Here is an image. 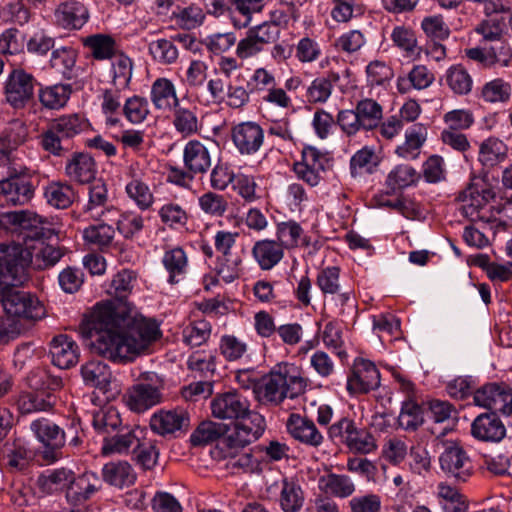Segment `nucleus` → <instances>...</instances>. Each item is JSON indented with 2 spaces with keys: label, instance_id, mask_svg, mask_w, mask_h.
Wrapping results in <instances>:
<instances>
[{
  "label": "nucleus",
  "instance_id": "obj_27",
  "mask_svg": "<svg viewBox=\"0 0 512 512\" xmlns=\"http://www.w3.org/2000/svg\"><path fill=\"white\" fill-rule=\"evenodd\" d=\"M252 257L261 270L269 271L278 265L284 257L281 244L272 239H261L254 243Z\"/></svg>",
  "mask_w": 512,
  "mask_h": 512
},
{
  "label": "nucleus",
  "instance_id": "obj_46",
  "mask_svg": "<svg viewBox=\"0 0 512 512\" xmlns=\"http://www.w3.org/2000/svg\"><path fill=\"white\" fill-rule=\"evenodd\" d=\"M44 197L52 207L66 209L73 203L75 194L67 183L50 182L44 188Z\"/></svg>",
  "mask_w": 512,
  "mask_h": 512
},
{
  "label": "nucleus",
  "instance_id": "obj_33",
  "mask_svg": "<svg viewBox=\"0 0 512 512\" xmlns=\"http://www.w3.org/2000/svg\"><path fill=\"white\" fill-rule=\"evenodd\" d=\"M66 174L80 184H90L96 178V162L90 154H75L66 165Z\"/></svg>",
  "mask_w": 512,
  "mask_h": 512
},
{
  "label": "nucleus",
  "instance_id": "obj_58",
  "mask_svg": "<svg viewBox=\"0 0 512 512\" xmlns=\"http://www.w3.org/2000/svg\"><path fill=\"white\" fill-rule=\"evenodd\" d=\"M77 53L71 47L55 49L51 54L50 64L63 77L70 79L72 70L76 64Z\"/></svg>",
  "mask_w": 512,
  "mask_h": 512
},
{
  "label": "nucleus",
  "instance_id": "obj_53",
  "mask_svg": "<svg viewBox=\"0 0 512 512\" xmlns=\"http://www.w3.org/2000/svg\"><path fill=\"white\" fill-rule=\"evenodd\" d=\"M171 18L179 27L191 30L204 23L205 13L199 5L192 4L183 8L178 7L172 12Z\"/></svg>",
  "mask_w": 512,
  "mask_h": 512
},
{
  "label": "nucleus",
  "instance_id": "obj_45",
  "mask_svg": "<svg viewBox=\"0 0 512 512\" xmlns=\"http://www.w3.org/2000/svg\"><path fill=\"white\" fill-rule=\"evenodd\" d=\"M512 95L510 82L503 78H494L486 82L480 90V98L490 104L507 103Z\"/></svg>",
  "mask_w": 512,
  "mask_h": 512
},
{
  "label": "nucleus",
  "instance_id": "obj_18",
  "mask_svg": "<svg viewBox=\"0 0 512 512\" xmlns=\"http://www.w3.org/2000/svg\"><path fill=\"white\" fill-rule=\"evenodd\" d=\"M210 406L215 418L233 422L250 411L249 401L234 391L217 395Z\"/></svg>",
  "mask_w": 512,
  "mask_h": 512
},
{
  "label": "nucleus",
  "instance_id": "obj_37",
  "mask_svg": "<svg viewBox=\"0 0 512 512\" xmlns=\"http://www.w3.org/2000/svg\"><path fill=\"white\" fill-rule=\"evenodd\" d=\"M507 145L496 137H489L479 144L478 161L485 169H491L507 156Z\"/></svg>",
  "mask_w": 512,
  "mask_h": 512
},
{
  "label": "nucleus",
  "instance_id": "obj_31",
  "mask_svg": "<svg viewBox=\"0 0 512 512\" xmlns=\"http://www.w3.org/2000/svg\"><path fill=\"white\" fill-rule=\"evenodd\" d=\"M276 241L283 249L308 246L310 243L304 229L295 220L282 221L276 225Z\"/></svg>",
  "mask_w": 512,
  "mask_h": 512
},
{
  "label": "nucleus",
  "instance_id": "obj_22",
  "mask_svg": "<svg viewBox=\"0 0 512 512\" xmlns=\"http://www.w3.org/2000/svg\"><path fill=\"white\" fill-rule=\"evenodd\" d=\"M56 403L53 393L45 389L22 391L16 400L21 414H32L50 411Z\"/></svg>",
  "mask_w": 512,
  "mask_h": 512
},
{
  "label": "nucleus",
  "instance_id": "obj_42",
  "mask_svg": "<svg viewBox=\"0 0 512 512\" xmlns=\"http://www.w3.org/2000/svg\"><path fill=\"white\" fill-rule=\"evenodd\" d=\"M437 498L443 512H468L466 500L454 486L440 482L437 485Z\"/></svg>",
  "mask_w": 512,
  "mask_h": 512
},
{
  "label": "nucleus",
  "instance_id": "obj_54",
  "mask_svg": "<svg viewBox=\"0 0 512 512\" xmlns=\"http://www.w3.org/2000/svg\"><path fill=\"white\" fill-rule=\"evenodd\" d=\"M355 109L363 124V130H372L378 127L383 116L382 106L375 100L365 98L360 100Z\"/></svg>",
  "mask_w": 512,
  "mask_h": 512
},
{
  "label": "nucleus",
  "instance_id": "obj_1",
  "mask_svg": "<svg viewBox=\"0 0 512 512\" xmlns=\"http://www.w3.org/2000/svg\"><path fill=\"white\" fill-rule=\"evenodd\" d=\"M134 280L133 271L118 272L106 288L115 299L98 304V354L113 361L134 360L160 336L154 321L133 312L122 301Z\"/></svg>",
  "mask_w": 512,
  "mask_h": 512
},
{
  "label": "nucleus",
  "instance_id": "obj_41",
  "mask_svg": "<svg viewBox=\"0 0 512 512\" xmlns=\"http://www.w3.org/2000/svg\"><path fill=\"white\" fill-rule=\"evenodd\" d=\"M95 475L92 472H85L77 478L73 477L66 490V498L72 505H81L88 500L95 492Z\"/></svg>",
  "mask_w": 512,
  "mask_h": 512
},
{
  "label": "nucleus",
  "instance_id": "obj_56",
  "mask_svg": "<svg viewBox=\"0 0 512 512\" xmlns=\"http://www.w3.org/2000/svg\"><path fill=\"white\" fill-rule=\"evenodd\" d=\"M51 125L60 134V137L69 139L86 130L89 123L78 114H70L55 119Z\"/></svg>",
  "mask_w": 512,
  "mask_h": 512
},
{
  "label": "nucleus",
  "instance_id": "obj_35",
  "mask_svg": "<svg viewBox=\"0 0 512 512\" xmlns=\"http://www.w3.org/2000/svg\"><path fill=\"white\" fill-rule=\"evenodd\" d=\"M435 80L434 73L425 65H415L407 76H399L396 86L400 94H406L412 89L424 90L430 87Z\"/></svg>",
  "mask_w": 512,
  "mask_h": 512
},
{
  "label": "nucleus",
  "instance_id": "obj_19",
  "mask_svg": "<svg viewBox=\"0 0 512 512\" xmlns=\"http://www.w3.org/2000/svg\"><path fill=\"white\" fill-rule=\"evenodd\" d=\"M126 88L103 85L101 91V113L104 117V125L107 129L119 127L122 124V96Z\"/></svg>",
  "mask_w": 512,
  "mask_h": 512
},
{
  "label": "nucleus",
  "instance_id": "obj_26",
  "mask_svg": "<svg viewBox=\"0 0 512 512\" xmlns=\"http://www.w3.org/2000/svg\"><path fill=\"white\" fill-rule=\"evenodd\" d=\"M427 128L416 123L405 131L404 142L396 146L394 153L404 160H416L427 140Z\"/></svg>",
  "mask_w": 512,
  "mask_h": 512
},
{
  "label": "nucleus",
  "instance_id": "obj_29",
  "mask_svg": "<svg viewBox=\"0 0 512 512\" xmlns=\"http://www.w3.org/2000/svg\"><path fill=\"white\" fill-rule=\"evenodd\" d=\"M55 17L58 24L65 29H80L87 22L89 13L82 3L68 1L57 7Z\"/></svg>",
  "mask_w": 512,
  "mask_h": 512
},
{
  "label": "nucleus",
  "instance_id": "obj_6",
  "mask_svg": "<svg viewBox=\"0 0 512 512\" xmlns=\"http://www.w3.org/2000/svg\"><path fill=\"white\" fill-rule=\"evenodd\" d=\"M331 167V160L326 153L314 146H305L299 160L293 163L292 171L298 180L310 187L318 186L324 174Z\"/></svg>",
  "mask_w": 512,
  "mask_h": 512
},
{
  "label": "nucleus",
  "instance_id": "obj_30",
  "mask_svg": "<svg viewBox=\"0 0 512 512\" xmlns=\"http://www.w3.org/2000/svg\"><path fill=\"white\" fill-rule=\"evenodd\" d=\"M305 502V492L294 477H285L281 481L279 505L283 512H299Z\"/></svg>",
  "mask_w": 512,
  "mask_h": 512
},
{
  "label": "nucleus",
  "instance_id": "obj_2",
  "mask_svg": "<svg viewBox=\"0 0 512 512\" xmlns=\"http://www.w3.org/2000/svg\"><path fill=\"white\" fill-rule=\"evenodd\" d=\"M31 255L20 246L0 243V302L11 320H39L45 315L43 304L29 292L16 288L27 280Z\"/></svg>",
  "mask_w": 512,
  "mask_h": 512
},
{
  "label": "nucleus",
  "instance_id": "obj_49",
  "mask_svg": "<svg viewBox=\"0 0 512 512\" xmlns=\"http://www.w3.org/2000/svg\"><path fill=\"white\" fill-rule=\"evenodd\" d=\"M319 483L323 485L326 493L341 499L350 497L356 490L352 479L343 474H328L326 477H322Z\"/></svg>",
  "mask_w": 512,
  "mask_h": 512
},
{
  "label": "nucleus",
  "instance_id": "obj_34",
  "mask_svg": "<svg viewBox=\"0 0 512 512\" xmlns=\"http://www.w3.org/2000/svg\"><path fill=\"white\" fill-rule=\"evenodd\" d=\"M340 80V74L329 71L327 74L316 77L306 89V99L310 104L326 103L333 92L334 84Z\"/></svg>",
  "mask_w": 512,
  "mask_h": 512
},
{
  "label": "nucleus",
  "instance_id": "obj_43",
  "mask_svg": "<svg viewBox=\"0 0 512 512\" xmlns=\"http://www.w3.org/2000/svg\"><path fill=\"white\" fill-rule=\"evenodd\" d=\"M73 472L66 468L47 470L38 477L40 489L48 494L67 489L73 480Z\"/></svg>",
  "mask_w": 512,
  "mask_h": 512
},
{
  "label": "nucleus",
  "instance_id": "obj_60",
  "mask_svg": "<svg viewBox=\"0 0 512 512\" xmlns=\"http://www.w3.org/2000/svg\"><path fill=\"white\" fill-rule=\"evenodd\" d=\"M242 259L239 256L228 255L217 258L215 272L225 283H231L241 274Z\"/></svg>",
  "mask_w": 512,
  "mask_h": 512
},
{
  "label": "nucleus",
  "instance_id": "obj_14",
  "mask_svg": "<svg viewBox=\"0 0 512 512\" xmlns=\"http://www.w3.org/2000/svg\"><path fill=\"white\" fill-rule=\"evenodd\" d=\"M316 285L324 297L330 296L341 309L350 301L352 290L342 286L340 268L327 266L320 269L316 276Z\"/></svg>",
  "mask_w": 512,
  "mask_h": 512
},
{
  "label": "nucleus",
  "instance_id": "obj_47",
  "mask_svg": "<svg viewBox=\"0 0 512 512\" xmlns=\"http://www.w3.org/2000/svg\"><path fill=\"white\" fill-rule=\"evenodd\" d=\"M118 217L119 210L114 205L98 211V246H106L112 242Z\"/></svg>",
  "mask_w": 512,
  "mask_h": 512
},
{
  "label": "nucleus",
  "instance_id": "obj_62",
  "mask_svg": "<svg viewBox=\"0 0 512 512\" xmlns=\"http://www.w3.org/2000/svg\"><path fill=\"white\" fill-rule=\"evenodd\" d=\"M27 458L28 450L20 442L6 443L0 450V461L14 469H22Z\"/></svg>",
  "mask_w": 512,
  "mask_h": 512
},
{
  "label": "nucleus",
  "instance_id": "obj_13",
  "mask_svg": "<svg viewBox=\"0 0 512 512\" xmlns=\"http://www.w3.org/2000/svg\"><path fill=\"white\" fill-rule=\"evenodd\" d=\"M441 469L449 476L466 481L472 473V463L463 447L449 442L439 458Z\"/></svg>",
  "mask_w": 512,
  "mask_h": 512
},
{
  "label": "nucleus",
  "instance_id": "obj_59",
  "mask_svg": "<svg viewBox=\"0 0 512 512\" xmlns=\"http://www.w3.org/2000/svg\"><path fill=\"white\" fill-rule=\"evenodd\" d=\"M421 29L431 41H444L450 36V27L442 15H428L421 21Z\"/></svg>",
  "mask_w": 512,
  "mask_h": 512
},
{
  "label": "nucleus",
  "instance_id": "obj_50",
  "mask_svg": "<svg viewBox=\"0 0 512 512\" xmlns=\"http://www.w3.org/2000/svg\"><path fill=\"white\" fill-rule=\"evenodd\" d=\"M247 342L234 334H224L219 341V352L226 361L241 360L248 352Z\"/></svg>",
  "mask_w": 512,
  "mask_h": 512
},
{
  "label": "nucleus",
  "instance_id": "obj_44",
  "mask_svg": "<svg viewBox=\"0 0 512 512\" xmlns=\"http://www.w3.org/2000/svg\"><path fill=\"white\" fill-rule=\"evenodd\" d=\"M162 264L169 274L168 282L177 283L178 276H183L187 272L188 257L181 247H174L165 251L162 257Z\"/></svg>",
  "mask_w": 512,
  "mask_h": 512
},
{
  "label": "nucleus",
  "instance_id": "obj_11",
  "mask_svg": "<svg viewBox=\"0 0 512 512\" xmlns=\"http://www.w3.org/2000/svg\"><path fill=\"white\" fill-rule=\"evenodd\" d=\"M36 80L22 69L13 70L5 84L7 102L14 108H23L34 95Z\"/></svg>",
  "mask_w": 512,
  "mask_h": 512
},
{
  "label": "nucleus",
  "instance_id": "obj_48",
  "mask_svg": "<svg viewBox=\"0 0 512 512\" xmlns=\"http://www.w3.org/2000/svg\"><path fill=\"white\" fill-rule=\"evenodd\" d=\"M72 90L69 84H55L39 90V100L48 109H60L66 105Z\"/></svg>",
  "mask_w": 512,
  "mask_h": 512
},
{
  "label": "nucleus",
  "instance_id": "obj_38",
  "mask_svg": "<svg viewBox=\"0 0 512 512\" xmlns=\"http://www.w3.org/2000/svg\"><path fill=\"white\" fill-rule=\"evenodd\" d=\"M102 477L106 483L119 488L133 485L136 480L132 466L121 460L105 464L102 468Z\"/></svg>",
  "mask_w": 512,
  "mask_h": 512
},
{
  "label": "nucleus",
  "instance_id": "obj_12",
  "mask_svg": "<svg viewBox=\"0 0 512 512\" xmlns=\"http://www.w3.org/2000/svg\"><path fill=\"white\" fill-rule=\"evenodd\" d=\"M232 142L242 156L256 154L264 143V130L256 122H241L231 129Z\"/></svg>",
  "mask_w": 512,
  "mask_h": 512
},
{
  "label": "nucleus",
  "instance_id": "obj_51",
  "mask_svg": "<svg viewBox=\"0 0 512 512\" xmlns=\"http://www.w3.org/2000/svg\"><path fill=\"white\" fill-rule=\"evenodd\" d=\"M378 160L371 148L358 150L350 159V172L353 177H359L375 172Z\"/></svg>",
  "mask_w": 512,
  "mask_h": 512
},
{
  "label": "nucleus",
  "instance_id": "obj_17",
  "mask_svg": "<svg viewBox=\"0 0 512 512\" xmlns=\"http://www.w3.org/2000/svg\"><path fill=\"white\" fill-rule=\"evenodd\" d=\"M143 430L129 427H120L114 434H107L103 437L101 455L110 457L114 455H127L139 445V436Z\"/></svg>",
  "mask_w": 512,
  "mask_h": 512
},
{
  "label": "nucleus",
  "instance_id": "obj_25",
  "mask_svg": "<svg viewBox=\"0 0 512 512\" xmlns=\"http://www.w3.org/2000/svg\"><path fill=\"white\" fill-rule=\"evenodd\" d=\"M150 426L160 435L171 434L189 426V414L182 408L160 411L151 417Z\"/></svg>",
  "mask_w": 512,
  "mask_h": 512
},
{
  "label": "nucleus",
  "instance_id": "obj_61",
  "mask_svg": "<svg viewBox=\"0 0 512 512\" xmlns=\"http://www.w3.org/2000/svg\"><path fill=\"white\" fill-rule=\"evenodd\" d=\"M211 334V324L206 320L195 321L183 329V341L190 347L205 343Z\"/></svg>",
  "mask_w": 512,
  "mask_h": 512
},
{
  "label": "nucleus",
  "instance_id": "obj_24",
  "mask_svg": "<svg viewBox=\"0 0 512 512\" xmlns=\"http://www.w3.org/2000/svg\"><path fill=\"white\" fill-rule=\"evenodd\" d=\"M162 400L160 390L147 383L133 385L127 393V406L130 410L142 413L159 404Z\"/></svg>",
  "mask_w": 512,
  "mask_h": 512
},
{
  "label": "nucleus",
  "instance_id": "obj_10",
  "mask_svg": "<svg viewBox=\"0 0 512 512\" xmlns=\"http://www.w3.org/2000/svg\"><path fill=\"white\" fill-rule=\"evenodd\" d=\"M133 60L126 54L98 63V82L102 85L128 88L133 76Z\"/></svg>",
  "mask_w": 512,
  "mask_h": 512
},
{
  "label": "nucleus",
  "instance_id": "obj_57",
  "mask_svg": "<svg viewBox=\"0 0 512 512\" xmlns=\"http://www.w3.org/2000/svg\"><path fill=\"white\" fill-rule=\"evenodd\" d=\"M149 113V103L144 97L133 95L124 101L122 115L131 124H141L146 120Z\"/></svg>",
  "mask_w": 512,
  "mask_h": 512
},
{
  "label": "nucleus",
  "instance_id": "obj_16",
  "mask_svg": "<svg viewBox=\"0 0 512 512\" xmlns=\"http://www.w3.org/2000/svg\"><path fill=\"white\" fill-rule=\"evenodd\" d=\"M380 385V373L369 360L359 359L354 363L352 374L347 379L350 394L367 393Z\"/></svg>",
  "mask_w": 512,
  "mask_h": 512
},
{
  "label": "nucleus",
  "instance_id": "obj_20",
  "mask_svg": "<svg viewBox=\"0 0 512 512\" xmlns=\"http://www.w3.org/2000/svg\"><path fill=\"white\" fill-rule=\"evenodd\" d=\"M506 434L502 421L494 413L478 415L471 424V435L484 442H499Z\"/></svg>",
  "mask_w": 512,
  "mask_h": 512
},
{
  "label": "nucleus",
  "instance_id": "obj_64",
  "mask_svg": "<svg viewBox=\"0 0 512 512\" xmlns=\"http://www.w3.org/2000/svg\"><path fill=\"white\" fill-rule=\"evenodd\" d=\"M348 508L349 512H381L382 500L375 493L357 495L349 500Z\"/></svg>",
  "mask_w": 512,
  "mask_h": 512
},
{
  "label": "nucleus",
  "instance_id": "obj_63",
  "mask_svg": "<svg viewBox=\"0 0 512 512\" xmlns=\"http://www.w3.org/2000/svg\"><path fill=\"white\" fill-rule=\"evenodd\" d=\"M126 193L136 205L142 209H148L153 203V194L149 186L139 178H133L126 185Z\"/></svg>",
  "mask_w": 512,
  "mask_h": 512
},
{
  "label": "nucleus",
  "instance_id": "obj_28",
  "mask_svg": "<svg viewBox=\"0 0 512 512\" xmlns=\"http://www.w3.org/2000/svg\"><path fill=\"white\" fill-rule=\"evenodd\" d=\"M185 168L191 174L205 173L211 166V155L208 148L197 140L189 141L183 150Z\"/></svg>",
  "mask_w": 512,
  "mask_h": 512
},
{
  "label": "nucleus",
  "instance_id": "obj_36",
  "mask_svg": "<svg viewBox=\"0 0 512 512\" xmlns=\"http://www.w3.org/2000/svg\"><path fill=\"white\" fill-rule=\"evenodd\" d=\"M28 137V128L20 119L8 123L0 136V154L10 159L11 153L24 144Z\"/></svg>",
  "mask_w": 512,
  "mask_h": 512
},
{
  "label": "nucleus",
  "instance_id": "obj_21",
  "mask_svg": "<svg viewBox=\"0 0 512 512\" xmlns=\"http://www.w3.org/2000/svg\"><path fill=\"white\" fill-rule=\"evenodd\" d=\"M52 363L60 369H69L79 360L78 345L69 336L60 334L55 336L50 345Z\"/></svg>",
  "mask_w": 512,
  "mask_h": 512
},
{
  "label": "nucleus",
  "instance_id": "obj_23",
  "mask_svg": "<svg viewBox=\"0 0 512 512\" xmlns=\"http://www.w3.org/2000/svg\"><path fill=\"white\" fill-rule=\"evenodd\" d=\"M150 101L156 110L170 112L180 103L177 89L172 80L159 77L150 88Z\"/></svg>",
  "mask_w": 512,
  "mask_h": 512
},
{
  "label": "nucleus",
  "instance_id": "obj_40",
  "mask_svg": "<svg viewBox=\"0 0 512 512\" xmlns=\"http://www.w3.org/2000/svg\"><path fill=\"white\" fill-rule=\"evenodd\" d=\"M420 173L409 164L394 166L385 179V185L392 192L414 186L420 180Z\"/></svg>",
  "mask_w": 512,
  "mask_h": 512
},
{
  "label": "nucleus",
  "instance_id": "obj_4",
  "mask_svg": "<svg viewBox=\"0 0 512 512\" xmlns=\"http://www.w3.org/2000/svg\"><path fill=\"white\" fill-rule=\"evenodd\" d=\"M306 387L307 381L296 366L280 363L256 382L253 390L260 402L279 405L286 398L294 399L303 394Z\"/></svg>",
  "mask_w": 512,
  "mask_h": 512
},
{
  "label": "nucleus",
  "instance_id": "obj_8",
  "mask_svg": "<svg viewBox=\"0 0 512 512\" xmlns=\"http://www.w3.org/2000/svg\"><path fill=\"white\" fill-rule=\"evenodd\" d=\"M475 405L491 410L492 413L512 414V389L505 383H488L473 394Z\"/></svg>",
  "mask_w": 512,
  "mask_h": 512
},
{
  "label": "nucleus",
  "instance_id": "obj_39",
  "mask_svg": "<svg viewBox=\"0 0 512 512\" xmlns=\"http://www.w3.org/2000/svg\"><path fill=\"white\" fill-rule=\"evenodd\" d=\"M31 430L46 447L60 449L65 444V432L47 419H38L31 423Z\"/></svg>",
  "mask_w": 512,
  "mask_h": 512
},
{
  "label": "nucleus",
  "instance_id": "obj_55",
  "mask_svg": "<svg viewBox=\"0 0 512 512\" xmlns=\"http://www.w3.org/2000/svg\"><path fill=\"white\" fill-rule=\"evenodd\" d=\"M445 80L455 94L467 95L472 90V77L461 65H453L448 68L445 73Z\"/></svg>",
  "mask_w": 512,
  "mask_h": 512
},
{
  "label": "nucleus",
  "instance_id": "obj_9",
  "mask_svg": "<svg viewBox=\"0 0 512 512\" xmlns=\"http://www.w3.org/2000/svg\"><path fill=\"white\" fill-rule=\"evenodd\" d=\"M234 423V428L225 439L227 446L244 447L258 440L265 431V419L258 412L250 410Z\"/></svg>",
  "mask_w": 512,
  "mask_h": 512
},
{
  "label": "nucleus",
  "instance_id": "obj_52",
  "mask_svg": "<svg viewBox=\"0 0 512 512\" xmlns=\"http://www.w3.org/2000/svg\"><path fill=\"white\" fill-rule=\"evenodd\" d=\"M173 125L182 136H190L198 132L199 122L195 109L183 107L178 104L173 108Z\"/></svg>",
  "mask_w": 512,
  "mask_h": 512
},
{
  "label": "nucleus",
  "instance_id": "obj_15",
  "mask_svg": "<svg viewBox=\"0 0 512 512\" xmlns=\"http://www.w3.org/2000/svg\"><path fill=\"white\" fill-rule=\"evenodd\" d=\"M288 434L297 442L317 448L324 442V435L313 420L298 413H291L286 421Z\"/></svg>",
  "mask_w": 512,
  "mask_h": 512
},
{
  "label": "nucleus",
  "instance_id": "obj_5",
  "mask_svg": "<svg viewBox=\"0 0 512 512\" xmlns=\"http://www.w3.org/2000/svg\"><path fill=\"white\" fill-rule=\"evenodd\" d=\"M495 197L494 189L482 178H474L459 194L461 214L471 221L486 219L488 204Z\"/></svg>",
  "mask_w": 512,
  "mask_h": 512
},
{
  "label": "nucleus",
  "instance_id": "obj_7",
  "mask_svg": "<svg viewBox=\"0 0 512 512\" xmlns=\"http://www.w3.org/2000/svg\"><path fill=\"white\" fill-rule=\"evenodd\" d=\"M98 390L102 392L104 400L108 402L98 412V426L113 430L120 428L122 423L120 413L116 406L110 403L118 397L120 389L116 381L111 380L107 366L100 363H98Z\"/></svg>",
  "mask_w": 512,
  "mask_h": 512
},
{
  "label": "nucleus",
  "instance_id": "obj_3",
  "mask_svg": "<svg viewBox=\"0 0 512 512\" xmlns=\"http://www.w3.org/2000/svg\"><path fill=\"white\" fill-rule=\"evenodd\" d=\"M1 223L13 231H26V238L36 239L38 242L34 246L23 248L20 244H11L9 247L20 246L25 253L31 255L30 264H34L37 269L43 270L54 266L63 256L60 248L45 244L44 238H49L51 230L43 226L44 221L40 216L31 211H11L1 216ZM8 246V244H5Z\"/></svg>",
  "mask_w": 512,
  "mask_h": 512
},
{
  "label": "nucleus",
  "instance_id": "obj_32",
  "mask_svg": "<svg viewBox=\"0 0 512 512\" xmlns=\"http://www.w3.org/2000/svg\"><path fill=\"white\" fill-rule=\"evenodd\" d=\"M0 193L7 203L24 205L33 197L34 189L30 181L15 177L0 181Z\"/></svg>",
  "mask_w": 512,
  "mask_h": 512
}]
</instances>
